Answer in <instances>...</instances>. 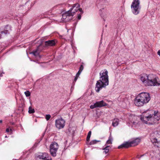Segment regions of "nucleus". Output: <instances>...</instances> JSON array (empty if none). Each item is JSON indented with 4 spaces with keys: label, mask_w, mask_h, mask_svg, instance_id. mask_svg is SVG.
Here are the masks:
<instances>
[{
    "label": "nucleus",
    "mask_w": 160,
    "mask_h": 160,
    "mask_svg": "<svg viewBox=\"0 0 160 160\" xmlns=\"http://www.w3.org/2000/svg\"><path fill=\"white\" fill-rule=\"evenodd\" d=\"M143 155H141V157H142V156H143Z\"/></svg>",
    "instance_id": "nucleus-38"
},
{
    "label": "nucleus",
    "mask_w": 160,
    "mask_h": 160,
    "mask_svg": "<svg viewBox=\"0 0 160 160\" xmlns=\"http://www.w3.org/2000/svg\"><path fill=\"white\" fill-rule=\"evenodd\" d=\"M91 136L88 135L87 137V141L88 142H89L90 140V138Z\"/></svg>",
    "instance_id": "nucleus-26"
},
{
    "label": "nucleus",
    "mask_w": 160,
    "mask_h": 160,
    "mask_svg": "<svg viewBox=\"0 0 160 160\" xmlns=\"http://www.w3.org/2000/svg\"><path fill=\"white\" fill-rule=\"evenodd\" d=\"M46 160H51V159H46Z\"/></svg>",
    "instance_id": "nucleus-37"
},
{
    "label": "nucleus",
    "mask_w": 160,
    "mask_h": 160,
    "mask_svg": "<svg viewBox=\"0 0 160 160\" xmlns=\"http://www.w3.org/2000/svg\"><path fill=\"white\" fill-rule=\"evenodd\" d=\"M157 53L158 55L160 56V50H158Z\"/></svg>",
    "instance_id": "nucleus-32"
},
{
    "label": "nucleus",
    "mask_w": 160,
    "mask_h": 160,
    "mask_svg": "<svg viewBox=\"0 0 160 160\" xmlns=\"http://www.w3.org/2000/svg\"><path fill=\"white\" fill-rule=\"evenodd\" d=\"M109 147V146H107L104 148H103L102 149L104 150L103 151V152L105 153L106 154H107L109 150L108 148Z\"/></svg>",
    "instance_id": "nucleus-19"
},
{
    "label": "nucleus",
    "mask_w": 160,
    "mask_h": 160,
    "mask_svg": "<svg viewBox=\"0 0 160 160\" xmlns=\"http://www.w3.org/2000/svg\"><path fill=\"white\" fill-rule=\"evenodd\" d=\"M100 142V141L99 140H93L91 141L89 143V144L90 145L94 144Z\"/></svg>",
    "instance_id": "nucleus-22"
},
{
    "label": "nucleus",
    "mask_w": 160,
    "mask_h": 160,
    "mask_svg": "<svg viewBox=\"0 0 160 160\" xmlns=\"http://www.w3.org/2000/svg\"><path fill=\"white\" fill-rule=\"evenodd\" d=\"M78 77L76 76V77L74 79V81L76 82L77 81Z\"/></svg>",
    "instance_id": "nucleus-30"
},
{
    "label": "nucleus",
    "mask_w": 160,
    "mask_h": 160,
    "mask_svg": "<svg viewBox=\"0 0 160 160\" xmlns=\"http://www.w3.org/2000/svg\"><path fill=\"white\" fill-rule=\"evenodd\" d=\"M48 157V154L46 153H43L41 155H38V157L40 159H42L46 160L47 158Z\"/></svg>",
    "instance_id": "nucleus-17"
},
{
    "label": "nucleus",
    "mask_w": 160,
    "mask_h": 160,
    "mask_svg": "<svg viewBox=\"0 0 160 160\" xmlns=\"http://www.w3.org/2000/svg\"><path fill=\"white\" fill-rule=\"evenodd\" d=\"M10 131H12V129H10Z\"/></svg>",
    "instance_id": "nucleus-39"
},
{
    "label": "nucleus",
    "mask_w": 160,
    "mask_h": 160,
    "mask_svg": "<svg viewBox=\"0 0 160 160\" xmlns=\"http://www.w3.org/2000/svg\"><path fill=\"white\" fill-rule=\"evenodd\" d=\"M150 99L149 93L142 92L137 95L134 100V104L138 107L143 106L148 102Z\"/></svg>",
    "instance_id": "nucleus-4"
},
{
    "label": "nucleus",
    "mask_w": 160,
    "mask_h": 160,
    "mask_svg": "<svg viewBox=\"0 0 160 160\" xmlns=\"http://www.w3.org/2000/svg\"><path fill=\"white\" fill-rule=\"evenodd\" d=\"M131 8L132 12L134 14H138L141 8L139 0H133L131 5Z\"/></svg>",
    "instance_id": "nucleus-7"
},
{
    "label": "nucleus",
    "mask_w": 160,
    "mask_h": 160,
    "mask_svg": "<svg viewBox=\"0 0 160 160\" xmlns=\"http://www.w3.org/2000/svg\"><path fill=\"white\" fill-rule=\"evenodd\" d=\"M2 122V120H0V123H1Z\"/></svg>",
    "instance_id": "nucleus-36"
},
{
    "label": "nucleus",
    "mask_w": 160,
    "mask_h": 160,
    "mask_svg": "<svg viewBox=\"0 0 160 160\" xmlns=\"http://www.w3.org/2000/svg\"><path fill=\"white\" fill-rule=\"evenodd\" d=\"M108 72L106 70L105 72L100 73V79L97 81L96 84L95 90L98 92L103 88H105L108 85Z\"/></svg>",
    "instance_id": "nucleus-3"
},
{
    "label": "nucleus",
    "mask_w": 160,
    "mask_h": 160,
    "mask_svg": "<svg viewBox=\"0 0 160 160\" xmlns=\"http://www.w3.org/2000/svg\"><path fill=\"white\" fill-rule=\"evenodd\" d=\"M106 105L107 104L102 100L100 102H97L94 105H91L90 108L91 109H93L95 108L101 107Z\"/></svg>",
    "instance_id": "nucleus-11"
},
{
    "label": "nucleus",
    "mask_w": 160,
    "mask_h": 160,
    "mask_svg": "<svg viewBox=\"0 0 160 160\" xmlns=\"http://www.w3.org/2000/svg\"><path fill=\"white\" fill-rule=\"evenodd\" d=\"M91 131H89V132H88V135L91 136Z\"/></svg>",
    "instance_id": "nucleus-31"
},
{
    "label": "nucleus",
    "mask_w": 160,
    "mask_h": 160,
    "mask_svg": "<svg viewBox=\"0 0 160 160\" xmlns=\"http://www.w3.org/2000/svg\"><path fill=\"white\" fill-rule=\"evenodd\" d=\"M35 112L34 109L32 108L31 107H29V108L28 112L29 113H33Z\"/></svg>",
    "instance_id": "nucleus-20"
},
{
    "label": "nucleus",
    "mask_w": 160,
    "mask_h": 160,
    "mask_svg": "<svg viewBox=\"0 0 160 160\" xmlns=\"http://www.w3.org/2000/svg\"><path fill=\"white\" fill-rule=\"evenodd\" d=\"M65 123V121L62 118L56 120L55 121L56 126L59 129L63 128Z\"/></svg>",
    "instance_id": "nucleus-10"
},
{
    "label": "nucleus",
    "mask_w": 160,
    "mask_h": 160,
    "mask_svg": "<svg viewBox=\"0 0 160 160\" xmlns=\"http://www.w3.org/2000/svg\"><path fill=\"white\" fill-rule=\"evenodd\" d=\"M140 140L138 138H136L134 140L130 142L132 146H134L137 145L140 142Z\"/></svg>",
    "instance_id": "nucleus-16"
},
{
    "label": "nucleus",
    "mask_w": 160,
    "mask_h": 160,
    "mask_svg": "<svg viewBox=\"0 0 160 160\" xmlns=\"http://www.w3.org/2000/svg\"><path fill=\"white\" fill-rule=\"evenodd\" d=\"M51 117V116L49 114H47L46 115L45 118L47 120V121H48L49 120L50 118Z\"/></svg>",
    "instance_id": "nucleus-24"
},
{
    "label": "nucleus",
    "mask_w": 160,
    "mask_h": 160,
    "mask_svg": "<svg viewBox=\"0 0 160 160\" xmlns=\"http://www.w3.org/2000/svg\"><path fill=\"white\" fill-rule=\"evenodd\" d=\"M160 118V114L158 111H154L152 114L143 115L140 118L143 123L149 125L157 123Z\"/></svg>",
    "instance_id": "nucleus-2"
},
{
    "label": "nucleus",
    "mask_w": 160,
    "mask_h": 160,
    "mask_svg": "<svg viewBox=\"0 0 160 160\" xmlns=\"http://www.w3.org/2000/svg\"><path fill=\"white\" fill-rule=\"evenodd\" d=\"M58 148V145L56 142H53L51 144L50 146V152L53 156H56V152Z\"/></svg>",
    "instance_id": "nucleus-9"
},
{
    "label": "nucleus",
    "mask_w": 160,
    "mask_h": 160,
    "mask_svg": "<svg viewBox=\"0 0 160 160\" xmlns=\"http://www.w3.org/2000/svg\"><path fill=\"white\" fill-rule=\"evenodd\" d=\"M38 63H43L44 64H46V62H43V63L42 62H38Z\"/></svg>",
    "instance_id": "nucleus-35"
},
{
    "label": "nucleus",
    "mask_w": 160,
    "mask_h": 160,
    "mask_svg": "<svg viewBox=\"0 0 160 160\" xmlns=\"http://www.w3.org/2000/svg\"><path fill=\"white\" fill-rule=\"evenodd\" d=\"M6 131V132H8L9 131V128H7Z\"/></svg>",
    "instance_id": "nucleus-33"
},
{
    "label": "nucleus",
    "mask_w": 160,
    "mask_h": 160,
    "mask_svg": "<svg viewBox=\"0 0 160 160\" xmlns=\"http://www.w3.org/2000/svg\"><path fill=\"white\" fill-rule=\"evenodd\" d=\"M131 8L132 12L134 14H138L141 8L139 0H133L131 5Z\"/></svg>",
    "instance_id": "nucleus-6"
},
{
    "label": "nucleus",
    "mask_w": 160,
    "mask_h": 160,
    "mask_svg": "<svg viewBox=\"0 0 160 160\" xmlns=\"http://www.w3.org/2000/svg\"><path fill=\"white\" fill-rule=\"evenodd\" d=\"M56 42L55 40H50L45 42V45L46 47H51L54 46Z\"/></svg>",
    "instance_id": "nucleus-13"
},
{
    "label": "nucleus",
    "mask_w": 160,
    "mask_h": 160,
    "mask_svg": "<svg viewBox=\"0 0 160 160\" xmlns=\"http://www.w3.org/2000/svg\"><path fill=\"white\" fill-rule=\"evenodd\" d=\"M24 94H25L26 96L27 97H28L30 95L31 93L29 91L27 90L26 92H24Z\"/></svg>",
    "instance_id": "nucleus-23"
},
{
    "label": "nucleus",
    "mask_w": 160,
    "mask_h": 160,
    "mask_svg": "<svg viewBox=\"0 0 160 160\" xmlns=\"http://www.w3.org/2000/svg\"><path fill=\"white\" fill-rule=\"evenodd\" d=\"M41 45H39L32 52L30 53L31 54H32L34 56H38L39 55V53L41 52L42 50L40 49Z\"/></svg>",
    "instance_id": "nucleus-12"
},
{
    "label": "nucleus",
    "mask_w": 160,
    "mask_h": 160,
    "mask_svg": "<svg viewBox=\"0 0 160 160\" xmlns=\"http://www.w3.org/2000/svg\"><path fill=\"white\" fill-rule=\"evenodd\" d=\"M118 119H114L113 120L112 125L113 127H116L118 125Z\"/></svg>",
    "instance_id": "nucleus-18"
},
{
    "label": "nucleus",
    "mask_w": 160,
    "mask_h": 160,
    "mask_svg": "<svg viewBox=\"0 0 160 160\" xmlns=\"http://www.w3.org/2000/svg\"><path fill=\"white\" fill-rule=\"evenodd\" d=\"M83 69V67L82 65H81L80 67L79 68V71H80L81 72H82Z\"/></svg>",
    "instance_id": "nucleus-25"
},
{
    "label": "nucleus",
    "mask_w": 160,
    "mask_h": 160,
    "mask_svg": "<svg viewBox=\"0 0 160 160\" xmlns=\"http://www.w3.org/2000/svg\"><path fill=\"white\" fill-rule=\"evenodd\" d=\"M151 141L154 145L157 147H160V131H157L155 134L154 138H152Z\"/></svg>",
    "instance_id": "nucleus-8"
},
{
    "label": "nucleus",
    "mask_w": 160,
    "mask_h": 160,
    "mask_svg": "<svg viewBox=\"0 0 160 160\" xmlns=\"http://www.w3.org/2000/svg\"><path fill=\"white\" fill-rule=\"evenodd\" d=\"M132 147L130 142H126L123 143L118 147V148L120 149L123 148H128Z\"/></svg>",
    "instance_id": "nucleus-15"
},
{
    "label": "nucleus",
    "mask_w": 160,
    "mask_h": 160,
    "mask_svg": "<svg viewBox=\"0 0 160 160\" xmlns=\"http://www.w3.org/2000/svg\"><path fill=\"white\" fill-rule=\"evenodd\" d=\"M2 73L4 74V72H2V73H1V74H0V77H2Z\"/></svg>",
    "instance_id": "nucleus-34"
},
{
    "label": "nucleus",
    "mask_w": 160,
    "mask_h": 160,
    "mask_svg": "<svg viewBox=\"0 0 160 160\" xmlns=\"http://www.w3.org/2000/svg\"><path fill=\"white\" fill-rule=\"evenodd\" d=\"M79 7L78 3L74 4L69 10L62 14V18L63 20H64L65 22H68L72 20L75 12L78 11Z\"/></svg>",
    "instance_id": "nucleus-5"
},
{
    "label": "nucleus",
    "mask_w": 160,
    "mask_h": 160,
    "mask_svg": "<svg viewBox=\"0 0 160 160\" xmlns=\"http://www.w3.org/2000/svg\"><path fill=\"white\" fill-rule=\"evenodd\" d=\"M81 72L79 70V71L77 72V74L76 75V76L79 77V75L80 74Z\"/></svg>",
    "instance_id": "nucleus-27"
},
{
    "label": "nucleus",
    "mask_w": 160,
    "mask_h": 160,
    "mask_svg": "<svg viewBox=\"0 0 160 160\" xmlns=\"http://www.w3.org/2000/svg\"><path fill=\"white\" fill-rule=\"evenodd\" d=\"M81 14H79L78 15V18L79 20H80L81 18Z\"/></svg>",
    "instance_id": "nucleus-28"
},
{
    "label": "nucleus",
    "mask_w": 160,
    "mask_h": 160,
    "mask_svg": "<svg viewBox=\"0 0 160 160\" xmlns=\"http://www.w3.org/2000/svg\"><path fill=\"white\" fill-rule=\"evenodd\" d=\"M112 138L111 137V136H110L109 138L108 139L107 141L106 144H111L112 143Z\"/></svg>",
    "instance_id": "nucleus-21"
},
{
    "label": "nucleus",
    "mask_w": 160,
    "mask_h": 160,
    "mask_svg": "<svg viewBox=\"0 0 160 160\" xmlns=\"http://www.w3.org/2000/svg\"><path fill=\"white\" fill-rule=\"evenodd\" d=\"M78 10H79L80 12H82V13L83 12L82 9L81 8H80L79 7V9Z\"/></svg>",
    "instance_id": "nucleus-29"
},
{
    "label": "nucleus",
    "mask_w": 160,
    "mask_h": 160,
    "mask_svg": "<svg viewBox=\"0 0 160 160\" xmlns=\"http://www.w3.org/2000/svg\"><path fill=\"white\" fill-rule=\"evenodd\" d=\"M140 79L146 86H159L160 85L159 78L153 74H142Z\"/></svg>",
    "instance_id": "nucleus-1"
},
{
    "label": "nucleus",
    "mask_w": 160,
    "mask_h": 160,
    "mask_svg": "<svg viewBox=\"0 0 160 160\" xmlns=\"http://www.w3.org/2000/svg\"><path fill=\"white\" fill-rule=\"evenodd\" d=\"M5 29H5L4 31H2L0 32V39H1L2 38L1 34H4L5 35H6L7 34H8L9 32V31L11 30L10 27H9L8 26H6V27H5Z\"/></svg>",
    "instance_id": "nucleus-14"
}]
</instances>
